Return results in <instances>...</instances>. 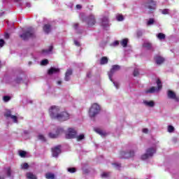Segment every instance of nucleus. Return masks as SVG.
Instances as JSON below:
<instances>
[{
	"label": "nucleus",
	"mask_w": 179,
	"mask_h": 179,
	"mask_svg": "<svg viewBox=\"0 0 179 179\" xmlns=\"http://www.w3.org/2000/svg\"><path fill=\"white\" fill-rule=\"evenodd\" d=\"M43 30L44 33H45L46 34H50V33H51V24H45L43 27Z\"/></svg>",
	"instance_id": "15"
},
{
	"label": "nucleus",
	"mask_w": 179,
	"mask_h": 179,
	"mask_svg": "<svg viewBox=\"0 0 179 179\" xmlns=\"http://www.w3.org/2000/svg\"><path fill=\"white\" fill-rule=\"evenodd\" d=\"M87 76L88 78H90V74H87Z\"/></svg>",
	"instance_id": "58"
},
{
	"label": "nucleus",
	"mask_w": 179,
	"mask_h": 179,
	"mask_svg": "<svg viewBox=\"0 0 179 179\" xmlns=\"http://www.w3.org/2000/svg\"><path fill=\"white\" fill-rule=\"evenodd\" d=\"M134 76H139V70L138 69H135L133 73Z\"/></svg>",
	"instance_id": "36"
},
{
	"label": "nucleus",
	"mask_w": 179,
	"mask_h": 179,
	"mask_svg": "<svg viewBox=\"0 0 179 179\" xmlns=\"http://www.w3.org/2000/svg\"><path fill=\"white\" fill-rule=\"evenodd\" d=\"M38 139H40V141H43V142H45V138L41 134L38 136Z\"/></svg>",
	"instance_id": "43"
},
{
	"label": "nucleus",
	"mask_w": 179,
	"mask_h": 179,
	"mask_svg": "<svg viewBox=\"0 0 179 179\" xmlns=\"http://www.w3.org/2000/svg\"><path fill=\"white\" fill-rule=\"evenodd\" d=\"M68 171H69V173H76V168H69Z\"/></svg>",
	"instance_id": "39"
},
{
	"label": "nucleus",
	"mask_w": 179,
	"mask_h": 179,
	"mask_svg": "<svg viewBox=\"0 0 179 179\" xmlns=\"http://www.w3.org/2000/svg\"><path fill=\"white\" fill-rule=\"evenodd\" d=\"M135 156V152L134 150H130L129 152L121 151L120 158L121 159H130V157H134Z\"/></svg>",
	"instance_id": "9"
},
{
	"label": "nucleus",
	"mask_w": 179,
	"mask_h": 179,
	"mask_svg": "<svg viewBox=\"0 0 179 179\" xmlns=\"http://www.w3.org/2000/svg\"><path fill=\"white\" fill-rule=\"evenodd\" d=\"M143 134H148V132H149V130L148 129H143Z\"/></svg>",
	"instance_id": "55"
},
{
	"label": "nucleus",
	"mask_w": 179,
	"mask_h": 179,
	"mask_svg": "<svg viewBox=\"0 0 179 179\" xmlns=\"http://www.w3.org/2000/svg\"><path fill=\"white\" fill-rule=\"evenodd\" d=\"M54 48L52 47V45H51V46H50L49 47V50H43V52H51V51H52V49H53Z\"/></svg>",
	"instance_id": "42"
},
{
	"label": "nucleus",
	"mask_w": 179,
	"mask_h": 179,
	"mask_svg": "<svg viewBox=\"0 0 179 179\" xmlns=\"http://www.w3.org/2000/svg\"><path fill=\"white\" fill-rule=\"evenodd\" d=\"M120 44L122 47H124V48L128 46V38L122 39V41H120Z\"/></svg>",
	"instance_id": "22"
},
{
	"label": "nucleus",
	"mask_w": 179,
	"mask_h": 179,
	"mask_svg": "<svg viewBox=\"0 0 179 179\" xmlns=\"http://www.w3.org/2000/svg\"><path fill=\"white\" fill-rule=\"evenodd\" d=\"M162 13L163 15H169V9H164V10H162Z\"/></svg>",
	"instance_id": "46"
},
{
	"label": "nucleus",
	"mask_w": 179,
	"mask_h": 179,
	"mask_svg": "<svg viewBox=\"0 0 179 179\" xmlns=\"http://www.w3.org/2000/svg\"><path fill=\"white\" fill-rule=\"evenodd\" d=\"M168 132H174V127L171 126V125H169L168 127Z\"/></svg>",
	"instance_id": "37"
},
{
	"label": "nucleus",
	"mask_w": 179,
	"mask_h": 179,
	"mask_svg": "<svg viewBox=\"0 0 179 179\" xmlns=\"http://www.w3.org/2000/svg\"><path fill=\"white\" fill-rule=\"evenodd\" d=\"M114 83V85H115L116 89H119V87H120V84H118L117 83Z\"/></svg>",
	"instance_id": "53"
},
{
	"label": "nucleus",
	"mask_w": 179,
	"mask_h": 179,
	"mask_svg": "<svg viewBox=\"0 0 179 179\" xmlns=\"http://www.w3.org/2000/svg\"><path fill=\"white\" fill-rule=\"evenodd\" d=\"M157 38H159V40H164V38H166V35L163 33H159L157 34Z\"/></svg>",
	"instance_id": "27"
},
{
	"label": "nucleus",
	"mask_w": 179,
	"mask_h": 179,
	"mask_svg": "<svg viewBox=\"0 0 179 179\" xmlns=\"http://www.w3.org/2000/svg\"><path fill=\"white\" fill-rule=\"evenodd\" d=\"M156 152V150L153 148H150L146 150V153L141 156L142 160H146V159H149V157H152L153 154Z\"/></svg>",
	"instance_id": "8"
},
{
	"label": "nucleus",
	"mask_w": 179,
	"mask_h": 179,
	"mask_svg": "<svg viewBox=\"0 0 179 179\" xmlns=\"http://www.w3.org/2000/svg\"><path fill=\"white\" fill-rule=\"evenodd\" d=\"M0 179H3V177L0 178Z\"/></svg>",
	"instance_id": "59"
},
{
	"label": "nucleus",
	"mask_w": 179,
	"mask_h": 179,
	"mask_svg": "<svg viewBox=\"0 0 179 179\" xmlns=\"http://www.w3.org/2000/svg\"><path fill=\"white\" fill-rule=\"evenodd\" d=\"M16 1V2H17V1H19V0H15Z\"/></svg>",
	"instance_id": "61"
},
{
	"label": "nucleus",
	"mask_w": 179,
	"mask_h": 179,
	"mask_svg": "<svg viewBox=\"0 0 179 179\" xmlns=\"http://www.w3.org/2000/svg\"><path fill=\"white\" fill-rule=\"evenodd\" d=\"M74 44L77 47H80V43H79V41H74Z\"/></svg>",
	"instance_id": "49"
},
{
	"label": "nucleus",
	"mask_w": 179,
	"mask_h": 179,
	"mask_svg": "<svg viewBox=\"0 0 179 179\" xmlns=\"http://www.w3.org/2000/svg\"><path fill=\"white\" fill-rule=\"evenodd\" d=\"M0 68H1V61H0Z\"/></svg>",
	"instance_id": "60"
},
{
	"label": "nucleus",
	"mask_w": 179,
	"mask_h": 179,
	"mask_svg": "<svg viewBox=\"0 0 179 179\" xmlns=\"http://www.w3.org/2000/svg\"><path fill=\"white\" fill-rule=\"evenodd\" d=\"M153 23H155V20H153V18H150V20L147 22V24L148 26H150V24H153Z\"/></svg>",
	"instance_id": "35"
},
{
	"label": "nucleus",
	"mask_w": 179,
	"mask_h": 179,
	"mask_svg": "<svg viewBox=\"0 0 179 179\" xmlns=\"http://www.w3.org/2000/svg\"><path fill=\"white\" fill-rule=\"evenodd\" d=\"M65 132V130L62 127H57L55 130V134L50 132L48 134L49 138H51L52 139H55L58 138L59 135H62Z\"/></svg>",
	"instance_id": "5"
},
{
	"label": "nucleus",
	"mask_w": 179,
	"mask_h": 179,
	"mask_svg": "<svg viewBox=\"0 0 179 179\" xmlns=\"http://www.w3.org/2000/svg\"><path fill=\"white\" fill-rule=\"evenodd\" d=\"M141 36H142V31H137V36L141 37Z\"/></svg>",
	"instance_id": "52"
},
{
	"label": "nucleus",
	"mask_w": 179,
	"mask_h": 179,
	"mask_svg": "<svg viewBox=\"0 0 179 179\" xmlns=\"http://www.w3.org/2000/svg\"><path fill=\"white\" fill-rule=\"evenodd\" d=\"M22 168H23L24 170H27V169H29V164H27V163H24L23 165H22Z\"/></svg>",
	"instance_id": "44"
},
{
	"label": "nucleus",
	"mask_w": 179,
	"mask_h": 179,
	"mask_svg": "<svg viewBox=\"0 0 179 179\" xmlns=\"http://www.w3.org/2000/svg\"><path fill=\"white\" fill-rule=\"evenodd\" d=\"M20 37L24 41H26V40H29V38H33L36 37L34 35V29L31 27L28 28L25 32L20 35Z\"/></svg>",
	"instance_id": "2"
},
{
	"label": "nucleus",
	"mask_w": 179,
	"mask_h": 179,
	"mask_svg": "<svg viewBox=\"0 0 179 179\" xmlns=\"http://www.w3.org/2000/svg\"><path fill=\"white\" fill-rule=\"evenodd\" d=\"M4 44H5V41H3V39H0V48H2Z\"/></svg>",
	"instance_id": "47"
},
{
	"label": "nucleus",
	"mask_w": 179,
	"mask_h": 179,
	"mask_svg": "<svg viewBox=\"0 0 179 179\" xmlns=\"http://www.w3.org/2000/svg\"><path fill=\"white\" fill-rule=\"evenodd\" d=\"M120 69H121V66H120V65L118 64H115L112 66V69L108 73V77L110 80H111V82H113V76L114 75V73H115V72H117V71H120Z\"/></svg>",
	"instance_id": "10"
},
{
	"label": "nucleus",
	"mask_w": 179,
	"mask_h": 179,
	"mask_svg": "<svg viewBox=\"0 0 179 179\" xmlns=\"http://www.w3.org/2000/svg\"><path fill=\"white\" fill-rule=\"evenodd\" d=\"M154 59L157 65H162L164 62V58L162 57V56H155Z\"/></svg>",
	"instance_id": "14"
},
{
	"label": "nucleus",
	"mask_w": 179,
	"mask_h": 179,
	"mask_svg": "<svg viewBox=\"0 0 179 179\" xmlns=\"http://www.w3.org/2000/svg\"><path fill=\"white\" fill-rule=\"evenodd\" d=\"M41 65L45 66V65H48V59H45L41 61Z\"/></svg>",
	"instance_id": "32"
},
{
	"label": "nucleus",
	"mask_w": 179,
	"mask_h": 179,
	"mask_svg": "<svg viewBox=\"0 0 179 179\" xmlns=\"http://www.w3.org/2000/svg\"><path fill=\"white\" fill-rule=\"evenodd\" d=\"M11 116L12 113L10 112V110H8L6 113H4V117H6V118H10Z\"/></svg>",
	"instance_id": "30"
},
{
	"label": "nucleus",
	"mask_w": 179,
	"mask_h": 179,
	"mask_svg": "<svg viewBox=\"0 0 179 179\" xmlns=\"http://www.w3.org/2000/svg\"><path fill=\"white\" fill-rule=\"evenodd\" d=\"M145 7L149 9L150 12H153L156 9V1L150 0L145 3Z\"/></svg>",
	"instance_id": "11"
},
{
	"label": "nucleus",
	"mask_w": 179,
	"mask_h": 179,
	"mask_svg": "<svg viewBox=\"0 0 179 179\" xmlns=\"http://www.w3.org/2000/svg\"><path fill=\"white\" fill-rule=\"evenodd\" d=\"M108 176H109V173L104 172L101 174V178H107Z\"/></svg>",
	"instance_id": "41"
},
{
	"label": "nucleus",
	"mask_w": 179,
	"mask_h": 179,
	"mask_svg": "<svg viewBox=\"0 0 179 179\" xmlns=\"http://www.w3.org/2000/svg\"><path fill=\"white\" fill-rule=\"evenodd\" d=\"M101 26H103V27H107L108 26V17H103L102 18Z\"/></svg>",
	"instance_id": "18"
},
{
	"label": "nucleus",
	"mask_w": 179,
	"mask_h": 179,
	"mask_svg": "<svg viewBox=\"0 0 179 179\" xmlns=\"http://www.w3.org/2000/svg\"><path fill=\"white\" fill-rule=\"evenodd\" d=\"M143 47H144V48H147V50H151L152 48V43L147 42V43H144L143 44Z\"/></svg>",
	"instance_id": "25"
},
{
	"label": "nucleus",
	"mask_w": 179,
	"mask_h": 179,
	"mask_svg": "<svg viewBox=\"0 0 179 179\" xmlns=\"http://www.w3.org/2000/svg\"><path fill=\"white\" fill-rule=\"evenodd\" d=\"M82 22L86 23L88 27H93L96 24V17L94 15H90L87 17L83 18Z\"/></svg>",
	"instance_id": "3"
},
{
	"label": "nucleus",
	"mask_w": 179,
	"mask_h": 179,
	"mask_svg": "<svg viewBox=\"0 0 179 179\" xmlns=\"http://www.w3.org/2000/svg\"><path fill=\"white\" fill-rule=\"evenodd\" d=\"M7 176L8 177H10L12 176V169H10V168L7 169Z\"/></svg>",
	"instance_id": "38"
},
{
	"label": "nucleus",
	"mask_w": 179,
	"mask_h": 179,
	"mask_svg": "<svg viewBox=\"0 0 179 179\" xmlns=\"http://www.w3.org/2000/svg\"><path fill=\"white\" fill-rule=\"evenodd\" d=\"M53 157H58L61 153V145H57L51 149Z\"/></svg>",
	"instance_id": "12"
},
{
	"label": "nucleus",
	"mask_w": 179,
	"mask_h": 179,
	"mask_svg": "<svg viewBox=\"0 0 179 179\" xmlns=\"http://www.w3.org/2000/svg\"><path fill=\"white\" fill-rule=\"evenodd\" d=\"M113 166H115V167H116V169H120L121 167V164H117V163H114L113 164Z\"/></svg>",
	"instance_id": "48"
},
{
	"label": "nucleus",
	"mask_w": 179,
	"mask_h": 179,
	"mask_svg": "<svg viewBox=\"0 0 179 179\" xmlns=\"http://www.w3.org/2000/svg\"><path fill=\"white\" fill-rule=\"evenodd\" d=\"M27 178L28 179H37V177L31 173H27Z\"/></svg>",
	"instance_id": "26"
},
{
	"label": "nucleus",
	"mask_w": 179,
	"mask_h": 179,
	"mask_svg": "<svg viewBox=\"0 0 179 179\" xmlns=\"http://www.w3.org/2000/svg\"><path fill=\"white\" fill-rule=\"evenodd\" d=\"M144 104H145V106H148V107H155V102L153 101H144Z\"/></svg>",
	"instance_id": "23"
},
{
	"label": "nucleus",
	"mask_w": 179,
	"mask_h": 179,
	"mask_svg": "<svg viewBox=\"0 0 179 179\" xmlns=\"http://www.w3.org/2000/svg\"><path fill=\"white\" fill-rule=\"evenodd\" d=\"M101 65H106V64H108V58L107 57H102L100 60Z\"/></svg>",
	"instance_id": "19"
},
{
	"label": "nucleus",
	"mask_w": 179,
	"mask_h": 179,
	"mask_svg": "<svg viewBox=\"0 0 179 179\" xmlns=\"http://www.w3.org/2000/svg\"><path fill=\"white\" fill-rule=\"evenodd\" d=\"M157 86L158 90H160V89L163 87V85H162V81L160 80V79L157 80Z\"/></svg>",
	"instance_id": "28"
},
{
	"label": "nucleus",
	"mask_w": 179,
	"mask_h": 179,
	"mask_svg": "<svg viewBox=\"0 0 179 179\" xmlns=\"http://www.w3.org/2000/svg\"><path fill=\"white\" fill-rule=\"evenodd\" d=\"M167 96L169 99H171L172 100H176V101H179V98L176 94V92H174L172 90H168L167 92Z\"/></svg>",
	"instance_id": "13"
},
{
	"label": "nucleus",
	"mask_w": 179,
	"mask_h": 179,
	"mask_svg": "<svg viewBox=\"0 0 179 179\" xmlns=\"http://www.w3.org/2000/svg\"><path fill=\"white\" fill-rule=\"evenodd\" d=\"M49 115L52 120H57L58 115H59V107L52 106L49 109Z\"/></svg>",
	"instance_id": "4"
},
{
	"label": "nucleus",
	"mask_w": 179,
	"mask_h": 179,
	"mask_svg": "<svg viewBox=\"0 0 179 179\" xmlns=\"http://www.w3.org/2000/svg\"><path fill=\"white\" fill-rule=\"evenodd\" d=\"M19 155H20V157H26L27 152H26V151L20 150L19 152Z\"/></svg>",
	"instance_id": "33"
},
{
	"label": "nucleus",
	"mask_w": 179,
	"mask_h": 179,
	"mask_svg": "<svg viewBox=\"0 0 179 179\" xmlns=\"http://www.w3.org/2000/svg\"><path fill=\"white\" fill-rule=\"evenodd\" d=\"M3 101H9V100H10V96H4L3 98Z\"/></svg>",
	"instance_id": "40"
},
{
	"label": "nucleus",
	"mask_w": 179,
	"mask_h": 179,
	"mask_svg": "<svg viewBox=\"0 0 179 179\" xmlns=\"http://www.w3.org/2000/svg\"><path fill=\"white\" fill-rule=\"evenodd\" d=\"M10 119L13 120V122H15V124H17V116L12 115L10 117Z\"/></svg>",
	"instance_id": "34"
},
{
	"label": "nucleus",
	"mask_w": 179,
	"mask_h": 179,
	"mask_svg": "<svg viewBox=\"0 0 179 179\" xmlns=\"http://www.w3.org/2000/svg\"><path fill=\"white\" fill-rule=\"evenodd\" d=\"M59 72V69L51 67V68L48 70V75H53V73H58Z\"/></svg>",
	"instance_id": "17"
},
{
	"label": "nucleus",
	"mask_w": 179,
	"mask_h": 179,
	"mask_svg": "<svg viewBox=\"0 0 179 179\" xmlns=\"http://www.w3.org/2000/svg\"><path fill=\"white\" fill-rule=\"evenodd\" d=\"M22 80H23V78H20V77H17V78L15 79L16 83H20V82H22Z\"/></svg>",
	"instance_id": "45"
},
{
	"label": "nucleus",
	"mask_w": 179,
	"mask_h": 179,
	"mask_svg": "<svg viewBox=\"0 0 179 179\" xmlns=\"http://www.w3.org/2000/svg\"><path fill=\"white\" fill-rule=\"evenodd\" d=\"M71 117V115L66 111H63L59 113L57 120L58 121L64 122V121H68Z\"/></svg>",
	"instance_id": "7"
},
{
	"label": "nucleus",
	"mask_w": 179,
	"mask_h": 179,
	"mask_svg": "<svg viewBox=\"0 0 179 179\" xmlns=\"http://www.w3.org/2000/svg\"><path fill=\"white\" fill-rule=\"evenodd\" d=\"M156 90H157V88H156V87H151L150 89L145 91V93L152 94L155 93Z\"/></svg>",
	"instance_id": "20"
},
{
	"label": "nucleus",
	"mask_w": 179,
	"mask_h": 179,
	"mask_svg": "<svg viewBox=\"0 0 179 179\" xmlns=\"http://www.w3.org/2000/svg\"><path fill=\"white\" fill-rule=\"evenodd\" d=\"M78 135V131L73 128H69L66 134V139H75Z\"/></svg>",
	"instance_id": "6"
},
{
	"label": "nucleus",
	"mask_w": 179,
	"mask_h": 179,
	"mask_svg": "<svg viewBox=\"0 0 179 179\" xmlns=\"http://www.w3.org/2000/svg\"><path fill=\"white\" fill-rule=\"evenodd\" d=\"M95 132L96 134H99V135H101V136H107V133L103 131V130H101L100 129H96Z\"/></svg>",
	"instance_id": "21"
},
{
	"label": "nucleus",
	"mask_w": 179,
	"mask_h": 179,
	"mask_svg": "<svg viewBox=\"0 0 179 179\" xmlns=\"http://www.w3.org/2000/svg\"><path fill=\"white\" fill-rule=\"evenodd\" d=\"M45 178L47 179H55V175L51 173H47L45 174Z\"/></svg>",
	"instance_id": "24"
},
{
	"label": "nucleus",
	"mask_w": 179,
	"mask_h": 179,
	"mask_svg": "<svg viewBox=\"0 0 179 179\" xmlns=\"http://www.w3.org/2000/svg\"><path fill=\"white\" fill-rule=\"evenodd\" d=\"M61 83H62V81L61 80L57 81V85H61Z\"/></svg>",
	"instance_id": "57"
},
{
	"label": "nucleus",
	"mask_w": 179,
	"mask_h": 179,
	"mask_svg": "<svg viewBox=\"0 0 179 179\" xmlns=\"http://www.w3.org/2000/svg\"><path fill=\"white\" fill-rule=\"evenodd\" d=\"M76 9L80 10V9H82V6H80V4H77V5L76 6Z\"/></svg>",
	"instance_id": "51"
},
{
	"label": "nucleus",
	"mask_w": 179,
	"mask_h": 179,
	"mask_svg": "<svg viewBox=\"0 0 179 179\" xmlns=\"http://www.w3.org/2000/svg\"><path fill=\"white\" fill-rule=\"evenodd\" d=\"M78 27H79V23H75L73 24V28L76 29V30H78Z\"/></svg>",
	"instance_id": "50"
},
{
	"label": "nucleus",
	"mask_w": 179,
	"mask_h": 179,
	"mask_svg": "<svg viewBox=\"0 0 179 179\" xmlns=\"http://www.w3.org/2000/svg\"><path fill=\"white\" fill-rule=\"evenodd\" d=\"M9 37H10L9 34H8V33L5 34V35H4L5 38L8 39V38H9Z\"/></svg>",
	"instance_id": "56"
},
{
	"label": "nucleus",
	"mask_w": 179,
	"mask_h": 179,
	"mask_svg": "<svg viewBox=\"0 0 179 179\" xmlns=\"http://www.w3.org/2000/svg\"><path fill=\"white\" fill-rule=\"evenodd\" d=\"M116 19L117 22H122V20H124V16H122V15H117Z\"/></svg>",
	"instance_id": "31"
},
{
	"label": "nucleus",
	"mask_w": 179,
	"mask_h": 179,
	"mask_svg": "<svg viewBox=\"0 0 179 179\" xmlns=\"http://www.w3.org/2000/svg\"><path fill=\"white\" fill-rule=\"evenodd\" d=\"M76 138L77 141H83L85 139V134H80L79 136H76Z\"/></svg>",
	"instance_id": "29"
},
{
	"label": "nucleus",
	"mask_w": 179,
	"mask_h": 179,
	"mask_svg": "<svg viewBox=\"0 0 179 179\" xmlns=\"http://www.w3.org/2000/svg\"><path fill=\"white\" fill-rule=\"evenodd\" d=\"M100 113V106L97 103H93L90 108L88 114L90 118H94Z\"/></svg>",
	"instance_id": "1"
},
{
	"label": "nucleus",
	"mask_w": 179,
	"mask_h": 179,
	"mask_svg": "<svg viewBox=\"0 0 179 179\" xmlns=\"http://www.w3.org/2000/svg\"><path fill=\"white\" fill-rule=\"evenodd\" d=\"M72 69H67L64 78V80H66V82H69V80H71L70 76L72 75Z\"/></svg>",
	"instance_id": "16"
},
{
	"label": "nucleus",
	"mask_w": 179,
	"mask_h": 179,
	"mask_svg": "<svg viewBox=\"0 0 179 179\" xmlns=\"http://www.w3.org/2000/svg\"><path fill=\"white\" fill-rule=\"evenodd\" d=\"M120 44V41H115L114 43H113V45H119Z\"/></svg>",
	"instance_id": "54"
}]
</instances>
